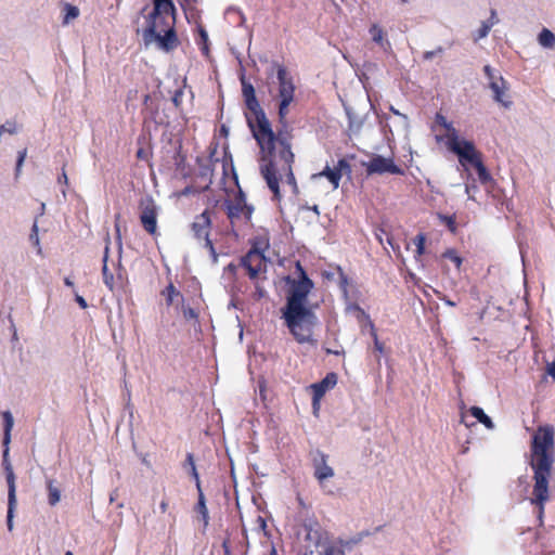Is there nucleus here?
<instances>
[{
  "label": "nucleus",
  "instance_id": "obj_54",
  "mask_svg": "<svg viewBox=\"0 0 555 555\" xmlns=\"http://www.w3.org/2000/svg\"><path fill=\"white\" fill-rule=\"evenodd\" d=\"M65 555H73V553L70 551H67Z\"/></svg>",
  "mask_w": 555,
  "mask_h": 555
},
{
  "label": "nucleus",
  "instance_id": "obj_34",
  "mask_svg": "<svg viewBox=\"0 0 555 555\" xmlns=\"http://www.w3.org/2000/svg\"><path fill=\"white\" fill-rule=\"evenodd\" d=\"M163 295L166 296V304L171 306L173 304V298L181 296V293L175 287L172 283H169V285L163 291Z\"/></svg>",
  "mask_w": 555,
  "mask_h": 555
},
{
  "label": "nucleus",
  "instance_id": "obj_11",
  "mask_svg": "<svg viewBox=\"0 0 555 555\" xmlns=\"http://www.w3.org/2000/svg\"><path fill=\"white\" fill-rule=\"evenodd\" d=\"M366 535H369L367 531L361 532L359 533L358 538L350 540H332L330 534L325 543L321 545V551L319 552V555H345L347 548H350L352 545L359 543L363 539V537Z\"/></svg>",
  "mask_w": 555,
  "mask_h": 555
},
{
  "label": "nucleus",
  "instance_id": "obj_2",
  "mask_svg": "<svg viewBox=\"0 0 555 555\" xmlns=\"http://www.w3.org/2000/svg\"><path fill=\"white\" fill-rule=\"evenodd\" d=\"M176 8L164 7L153 11L145 17V27L142 29V39L145 47L155 44L159 50L170 52L180 46L176 23Z\"/></svg>",
  "mask_w": 555,
  "mask_h": 555
},
{
  "label": "nucleus",
  "instance_id": "obj_51",
  "mask_svg": "<svg viewBox=\"0 0 555 555\" xmlns=\"http://www.w3.org/2000/svg\"><path fill=\"white\" fill-rule=\"evenodd\" d=\"M269 555H276V550L274 546L271 547Z\"/></svg>",
  "mask_w": 555,
  "mask_h": 555
},
{
  "label": "nucleus",
  "instance_id": "obj_50",
  "mask_svg": "<svg viewBox=\"0 0 555 555\" xmlns=\"http://www.w3.org/2000/svg\"><path fill=\"white\" fill-rule=\"evenodd\" d=\"M64 283L66 286H69V287L74 286V282L69 278H65Z\"/></svg>",
  "mask_w": 555,
  "mask_h": 555
},
{
  "label": "nucleus",
  "instance_id": "obj_25",
  "mask_svg": "<svg viewBox=\"0 0 555 555\" xmlns=\"http://www.w3.org/2000/svg\"><path fill=\"white\" fill-rule=\"evenodd\" d=\"M447 131V145L449 147V150H452L454 146L459 145L461 142L464 141V139H460L459 138V133H457V130L453 127V125L451 122H449L448 125H444L443 127Z\"/></svg>",
  "mask_w": 555,
  "mask_h": 555
},
{
  "label": "nucleus",
  "instance_id": "obj_43",
  "mask_svg": "<svg viewBox=\"0 0 555 555\" xmlns=\"http://www.w3.org/2000/svg\"><path fill=\"white\" fill-rule=\"evenodd\" d=\"M75 300L81 309H86L88 307V304L82 296L76 294Z\"/></svg>",
  "mask_w": 555,
  "mask_h": 555
},
{
  "label": "nucleus",
  "instance_id": "obj_17",
  "mask_svg": "<svg viewBox=\"0 0 555 555\" xmlns=\"http://www.w3.org/2000/svg\"><path fill=\"white\" fill-rule=\"evenodd\" d=\"M328 455L317 450L312 459L313 476L322 487L324 481L334 476V469L327 464Z\"/></svg>",
  "mask_w": 555,
  "mask_h": 555
},
{
  "label": "nucleus",
  "instance_id": "obj_19",
  "mask_svg": "<svg viewBox=\"0 0 555 555\" xmlns=\"http://www.w3.org/2000/svg\"><path fill=\"white\" fill-rule=\"evenodd\" d=\"M485 74L489 77L490 81V88L493 92L494 100L502 104L504 107H509L512 102L509 100L505 99V92L507 90V83L503 79V77L494 78L492 75V69L489 65H486L483 67Z\"/></svg>",
  "mask_w": 555,
  "mask_h": 555
},
{
  "label": "nucleus",
  "instance_id": "obj_26",
  "mask_svg": "<svg viewBox=\"0 0 555 555\" xmlns=\"http://www.w3.org/2000/svg\"><path fill=\"white\" fill-rule=\"evenodd\" d=\"M370 34L372 36V40L379 44L382 48L390 47L389 41L385 39L384 30L378 25H372L370 28Z\"/></svg>",
  "mask_w": 555,
  "mask_h": 555
},
{
  "label": "nucleus",
  "instance_id": "obj_47",
  "mask_svg": "<svg viewBox=\"0 0 555 555\" xmlns=\"http://www.w3.org/2000/svg\"><path fill=\"white\" fill-rule=\"evenodd\" d=\"M59 182H64L65 184H67V182H68V178H67V175L64 169H63L62 175L59 177Z\"/></svg>",
  "mask_w": 555,
  "mask_h": 555
},
{
  "label": "nucleus",
  "instance_id": "obj_46",
  "mask_svg": "<svg viewBox=\"0 0 555 555\" xmlns=\"http://www.w3.org/2000/svg\"><path fill=\"white\" fill-rule=\"evenodd\" d=\"M168 506H169L168 500L164 499L159 504V508H160L162 513H166L168 511Z\"/></svg>",
  "mask_w": 555,
  "mask_h": 555
},
{
  "label": "nucleus",
  "instance_id": "obj_29",
  "mask_svg": "<svg viewBox=\"0 0 555 555\" xmlns=\"http://www.w3.org/2000/svg\"><path fill=\"white\" fill-rule=\"evenodd\" d=\"M441 258L450 260L452 263H454L457 271L461 270V267L463 264V258L459 255L456 249H454V248L446 249L442 253Z\"/></svg>",
  "mask_w": 555,
  "mask_h": 555
},
{
  "label": "nucleus",
  "instance_id": "obj_30",
  "mask_svg": "<svg viewBox=\"0 0 555 555\" xmlns=\"http://www.w3.org/2000/svg\"><path fill=\"white\" fill-rule=\"evenodd\" d=\"M48 489V502L51 506L56 505L61 499V492L57 487L54 486L53 480H49L47 483Z\"/></svg>",
  "mask_w": 555,
  "mask_h": 555
},
{
  "label": "nucleus",
  "instance_id": "obj_6",
  "mask_svg": "<svg viewBox=\"0 0 555 555\" xmlns=\"http://www.w3.org/2000/svg\"><path fill=\"white\" fill-rule=\"evenodd\" d=\"M2 418H3V455H2V465L5 470V479L8 483V491H16L15 486V475L12 468V465L9 460V444L11 442V431L14 425V420L10 411L2 412Z\"/></svg>",
  "mask_w": 555,
  "mask_h": 555
},
{
  "label": "nucleus",
  "instance_id": "obj_24",
  "mask_svg": "<svg viewBox=\"0 0 555 555\" xmlns=\"http://www.w3.org/2000/svg\"><path fill=\"white\" fill-rule=\"evenodd\" d=\"M16 508V491H8V515L7 525L9 531L13 530V517Z\"/></svg>",
  "mask_w": 555,
  "mask_h": 555
},
{
  "label": "nucleus",
  "instance_id": "obj_35",
  "mask_svg": "<svg viewBox=\"0 0 555 555\" xmlns=\"http://www.w3.org/2000/svg\"><path fill=\"white\" fill-rule=\"evenodd\" d=\"M416 246V257H421L425 254V244H426V235L424 233H418L413 240Z\"/></svg>",
  "mask_w": 555,
  "mask_h": 555
},
{
  "label": "nucleus",
  "instance_id": "obj_8",
  "mask_svg": "<svg viewBox=\"0 0 555 555\" xmlns=\"http://www.w3.org/2000/svg\"><path fill=\"white\" fill-rule=\"evenodd\" d=\"M139 209H140V222L142 224V228L153 236L158 235L157 232V216H158V208L151 196H146L144 198H141L139 202Z\"/></svg>",
  "mask_w": 555,
  "mask_h": 555
},
{
  "label": "nucleus",
  "instance_id": "obj_27",
  "mask_svg": "<svg viewBox=\"0 0 555 555\" xmlns=\"http://www.w3.org/2000/svg\"><path fill=\"white\" fill-rule=\"evenodd\" d=\"M470 414L483 424L487 428L492 429L494 427L492 420L485 413L479 406H472Z\"/></svg>",
  "mask_w": 555,
  "mask_h": 555
},
{
  "label": "nucleus",
  "instance_id": "obj_31",
  "mask_svg": "<svg viewBox=\"0 0 555 555\" xmlns=\"http://www.w3.org/2000/svg\"><path fill=\"white\" fill-rule=\"evenodd\" d=\"M474 168L477 171L478 179H479L481 184L486 185V184H488V183L493 181L490 172L488 171L487 167L483 164V160L478 163Z\"/></svg>",
  "mask_w": 555,
  "mask_h": 555
},
{
  "label": "nucleus",
  "instance_id": "obj_49",
  "mask_svg": "<svg viewBox=\"0 0 555 555\" xmlns=\"http://www.w3.org/2000/svg\"><path fill=\"white\" fill-rule=\"evenodd\" d=\"M492 21H495V24L498 23L496 12L495 10H491V16L490 20L487 23H491Z\"/></svg>",
  "mask_w": 555,
  "mask_h": 555
},
{
  "label": "nucleus",
  "instance_id": "obj_32",
  "mask_svg": "<svg viewBox=\"0 0 555 555\" xmlns=\"http://www.w3.org/2000/svg\"><path fill=\"white\" fill-rule=\"evenodd\" d=\"M196 42H197L202 53L204 55H208V53H209L208 34L203 27L198 28V38L196 39Z\"/></svg>",
  "mask_w": 555,
  "mask_h": 555
},
{
  "label": "nucleus",
  "instance_id": "obj_7",
  "mask_svg": "<svg viewBox=\"0 0 555 555\" xmlns=\"http://www.w3.org/2000/svg\"><path fill=\"white\" fill-rule=\"evenodd\" d=\"M225 210L228 219L234 224L240 219L250 221L254 207L247 204L245 193L238 189L233 198L225 202Z\"/></svg>",
  "mask_w": 555,
  "mask_h": 555
},
{
  "label": "nucleus",
  "instance_id": "obj_55",
  "mask_svg": "<svg viewBox=\"0 0 555 555\" xmlns=\"http://www.w3.org/2000/svg\"><path fill=\"white\" fill-rule=\"evenodd\" d=\"M403 2H406L408 0H402Z\"/></svg>",
  "mask_w": 555,
  "mask_h": 555
},
{
  "label": "nucleus",
  "instance_id": "obj_14",
  "mask_svg": "<svg viewBox=\"0 0 555 555\" xmlns=\"http://www.w3.org/2000/svg\"><path fill=\"white\" fill-rule=\"evenodd\" d=\"M305 530V541L308 543L306 551H310V546L320 548L325 543L330 533L322 529L318 520H309L302 524Z\"/></svg>",
  "mask_w": 555,
  "mask_h": 555
},
{
  "label": "nucleus",
  "instance_id": "obj_52",
  "mask_svg": "<svg viewBox=\"0 0 555 555\" xmlns=\"http://www.w3.org/2000/svg\"><path fill=\"white\" fill-rule=\"evenodd\" d=\"M448 306H451V307H454L455 306V302L451 301V300H446L444 301Z\"/></svg>",
  "mask_w": 555,
  "mask_h": 555
},
{
  "label": "nucleus",
  "instance_id": "obj_15",
  "mask_svg": "<svg viewBox=\"0 0 555 555\" xmlns=\"http://www.w3.org/2000/svg\"><path fill=\"white\" fill-rule=\"evenodd\" d=\"M532 498L530 499L531 504L538 507V517L542 520L544 515L545 503L550 499L548 482L550 479L533 478Z\"/></svg>",
  "mask_w": 555,
  "mask_h": 555
},
{
  "label": "nucleus",
  "instance_id": "obj_41",
  "mask_svg": "<svg viewBox=\"0 0 555 555\" xmlns=\"http://www.w3.org/2000/svg\"><path fill=\"white\" fill-rule=\"evenodd\" d=\"M156 10H160L164 7L172 8L173 2L171 0H153Z\"/></svg>",
  "mask_w": 555,
  "mask_h": 555
},
{
  "label": "nucleus",
  "instance_id": "obj_45",
  "mask_svg": "<svg viewBox=\"0 0 555 555\" xmlns=\"http://www.w3.org/2000/svg\"><path fill=\"white\" fill-rule=\"evenodd\" d=\"M120 217H121L120 214H116V216H115V230H116L118 237H120V228H119Z\"/></svg>",
  "mask_w": 555,
  "mask_h": 555
},
{
  "label": "nucleus",
  "instance_id": "obj_38",
  "mask_svg": "<svg viewBox=\"0 0 555 555\" xmlns=\"http://www.w3.org/2000/svg\"><path fill=\"white\" fill-rule=\"evenodd\" d=\"M494 24H495V21H492L491 23L483 22L481 24L480 28L478 29V36H477L476 40L487 37L491 30V27Z\"/></svg>",
  "mask_w": 555,
  "mask_h": 555
},
{
  "label": "nucleus",
  "instance_id": "obj_28",
  "mask_svg": "<svg viewBox=\"0 0 555 555\" xmlns=\"http://www.w3.org/2000/svg\"><path fill=\"white\" fill-rule=\"evenodd\" d=\"M539 43L544 47L552 49L555 46V35L547 28H543L538 37Z\"/></svg>",
  "mask_w": 555,
  "mask_h": 555
},
{
  "label": "nucleus",
  "instance_id": "obj_36",
  "mask_svg": "<svg viewBox=\"0 0 555 555\" xmlns=\"http://www.w3.org/2000/svg\"><path fill=\"white\" fill-rule=\"evenodd\" d=\"M182 314L186 321L193 320L197 322L199 318V313L196 309L185 305H182Z\"/></svg>",
  "mask_w": 555,
  "mask_h": 555
},
{
  "label": "nucleus",
  "instance_id": "obj_53",
  "mask_svg": "<svg viewBox=\"0 0 555 555\" xmlns=\"http://www.w3.org/2000/svg\"><path fill=\"white\" fill-rule=\"evenodd\" d=\"M313 554V551H306L305 552V555H312Z\"/></svg>",
  "mask_w": 555,
  "mask_h": 555
},
{
  "label": "nucleus",
  "instance_id": "obj_5",
  "mask_svg": "<svg viewBox=\"0 0 555 555\" xmlns=\"http://www.w3.org/2000/svg\"><path fill=\"white\" fill-rule=\"evenodd\" d=\"M296 278L286 276L285 282L288 285L286 302L282 309L307 308L308 296L314 287L313 281L308 276L300 261L295 263Z\"/></svg>",
  "mask_w": 555,
  "mask_h": 555
},
{
  "label": "nucleus",
  "instance_id": "obj_39",
  "mask_svg": "<svg viewBox=\"0 0 555 555\" xmlns=\"http://www.w3.org/2000/svg\"><path fill=\"white\" fill-rule=\"evenodd\" d=\"M27 156V149H23L18 152L17 160H16V168H15V176L18 177L22 170V166L25 162V158Z\"/></svg>",
  "mask_w": 555,
  "mask_h": 555
},
{
  "label": "nucleus",
  "instance_id": "obj_18",
  "mask_svg": "<svg viewBox=\"0 0 555 555\" xmlns=\"http://www.w3.org/2000/svg\"><path fill=\"white\" fill-rule=\"evenodd\" d=\"M366 171L369 175L372 173H391V175H404V170L397 166L391 158H386L380 155L373 157L366 165Z\"/></svg>",
  "mask_w": 555,
  "mask_h": 555
},
{
  "label": "nucleus",
  "instance_id": "obj_3",
  "mask_svg": "<svg viewBox=\"0 0 555 555\" xmlns=\"http://www.w3.org/2000/svg\"><path fill=\"white\" fill-rule=\"evenodd\" d=\"M529 465L533 478L551 479L555 462V429L552 425H541L532 436Z\"/></svg>",
  "mask_w": 555,
  "mask_h": 555
},
{
  "label": "nucleus",
  "instance_id": "obj_9",
  "mask_svg": "<svg viewBox=\"0 0 555 555\" xmlns=\"http://www.w3.org/2000/svg\"><path fill=\"white\" fill-rule=\"evenodd\" d=\"M191 228L194 236L197 240H204L205 247L211 253L214 257H216L214 244L209 238V233L211 229V219L209 211L205 210L201 215L196 216Z\"/></svg>",
  "mask_w": 555,
  "mask_h": 555
},
{
  "label": "nucleus",
  "instance_id": "obj_10",
  "mask_svg": "<svg viewBox=\"0 0 555 555\" xmlns=\"http://www.w3.org/2000/svg\"><path fill=\"white\" fill-rule=\"evenodd\" d=\"M266 257L257 245L242 258L241 266L246 269L248 276L254 280L266 267Z\"/></svg>",
  "mask_w": 555,
  "mask_h": 555
},
{
  "label": "nucleus",
  "instance_id": "obj_22",
  "mask_svg": "<svg viewBox=\"0 0 555 555\" xmlns=\"http://www.w3.org/2000/svg\"><path fill=\"white\" fill-rule=\"evenodd\" d=\"M183 468L189 472L191 477L195 481L196 489H199L202 487L199 475L196 469L195 460L193 453H188L185 456V461L183 462Z\"/></svg>",
  "mask_w": 555,
  "mask_h": 555
},
{
  "label": "nucleus",
  "instance_id": "obj_21",
  "mask_svg": "<svg viewBox=\"0 0 555 555\" xmlns=\"http://www.w3.org/2000/svg\"><path fill=\"white\" fill-rule=\"evenodd\" d=\"M354 310H357L361 315L365 317L369 320L370 333L374 340V348L377 352H384V344L378 339L377 331L375 328L374 323L370 320V317L365 313V311L359 307L358 305L353 306Z\"/></svg>",
  "mask_w": 555,
  "mask_h": 555
},
{
  "label": "nucleus",
  "instance_id": "obj_23",
  "mask_svg": "<svg viewBox=\"0 0 555 555\" xmlns=\"http://www.w3.org/2000/svg\"><path fill=\"white\" fill-rule=\"evenodd\" d=\"M108 253L109 247L108 245L105 246L104 256H103V267H102V274H103V282L108 287L109 291L114 289V275L108 271L107 268V259H108Z\"/></svg>",
  "mask_w": 555,
  "mask_h": 555
},
{
  "label": "nucleus",
  "instance_id": "obj_48",
  "mask_svg": "<svg viewBox=\"0 0 555 555\" xmlns=\"http://www.w3.org/2000/svg\"><path fill=\"white\" fill-rule=\"evenodd\" d=\"M222 547L224 550L225 555H230L231 551H230V545H229V541L228 540L223 541Z\"/></svg>",
  "mask_w": 555,
  "mask_h": 555
},
{
  "label": "nucleus",
  "instance_id": "obj_37",
  "mask_svg": "<svg viewBox=\"0 0 555 555\" xmlns=\"http://www.w3.org/2000/svg\"><path fill=\"white\" fill-rule=\"evenodd\" d=\"M439 219L448 227V229L452 233L456 232L457 228H456V221H455L454 216L439 215Z\"/></svg>",
  "mask_w": 555,
  "mask_h": 555
},
{
  "label": "nucleus",
  "instance_id": "obj_33",
  "mask_svg": "<svg viewBox=\"0 0 555 555\" xmlns=\"http://www.w3.org/2000/svg\"><path fill=\"white\" fill-rule=\"evenodd\" d=\"M64 12H65V14H64V18H63V24H68L70 21L77 18L79 15V9L69 3H65Z\"/></svg>",
  "mask_w": 555,
  "mask_h": 555
},
{
  "label": "nucleus",
  "instance_id": "obj_1",
  "mask_svg": "<svg viewBox=\"0 0 555 555\" xmlns=\"http://www.w3.org/2000/svg\"><path fill=\"white\" fill-rule=\"evenodd\" d=\"M276 77L280 98L279 119L282 124L276 133L259 105L254 87L243 82L242 91L246 106L250 111V114L246 115L247 124L260 149V173L273 193V199L280 201V183L289 185L294 193H297L298 186L293 172V131L286 124L288 107L295 98V85L283 65H278Z\"/></svg>",
  "mask_w": 555,
  "mask_h": 555
},
{
  "label": "nucleus",
  "instance_id": "obj_40",
  "mask_svg": "<svg viewBox=\"0 0 555 555\" xmlns=\"http://www.w3.org/2000/svg\"><path fill=\"white\" fill-rule=\"evenodd\" d=\"M443 53V48L442 47H438L436 50L434 51H426L424 54H423V59L424 60H431L433 57H435L436 55L438 54H442Z\"/></svg>",
  "mask_w": 555,
  "mask_h": 555
},
{
  "label": "nucleus",
  "instance_id": "obj_13",
  "mask_svg": "<svg viewBox=\"0 0 555 555\" xmlns=\"http://www.w3.org/2000/svg\"><path fill=\"white\" fill-rule=\"evenodd\" d=\"M450 151L459 156V162L463 167L467 165L475 167L482 160V154L477 151L472 141L464 140Z\"/></svg>",
  "mask_w": 555,
  "mask_h": 555
},
{
  "label": "nucleus",
  "instance_id": "obj_16",
  "mask_svg": "<svg viewBox=\"0 0 555 555\" xmlns=\"http://www.w3.org/2000/svg\"><path fill=\"white\" fill-rule=\"evenodd\" d=\"M337 384V374L334 372L327 373L326 376L319 383L310 385L312 391V408L314 414L320 409V401L327 390L334 388Z\"/></svg>",
  "mask_w": 555,
  "mask_h": 555
},
{
  "label": "nucleus",
  "instance_id": "obj_20",
  "mask_svg": "<svg viewBox=\"0 0 555 555\" xmlns=\"http://www.w3.org/2000/svg\"><path fill=\"white\" fill-rule=\"evenodd\" d=\"M197 492H198V499H197V503L194 506V511L201 515L203 526H204V528H207V526L209 524V513H208V508L206 506V500H205V495L202 490V487H199V489H197Z\"/></svg>",
  "mask_w": 555,
  "mask_h": 555
},
{
  "label": "nucleus",
  "instance_id": "obj_4",
  "mask_svg": "<svg viewBox=\"0 0 555 555\" xmlns=\"http://www.w3.org/2000/svg\"><path fill=\"white\" fill-rule=\"evenodd\" d=\"M282 319L293 338L298 344L315 345L314 327L319 323V319L314 311L310 308L281 309Z\"/></svg>",
  "mask_w": 555,
  "mask_h": 555
},
{
  "label": "nucleus",
  "instance_id": "obj_12",
  "mask_svg": "<svg viewBox=\"0 0 555 555\" xmlns=\"http://www.w3.org/2000/svg\"><path fill=\"white\" fill-rule=\"evenodd\" d=\"M351 166L346 158L338 159L337 164L332 168L328 165L324 169L313 175V178H326L334 190L338 189L343 175H350Z\"/></svg>",
  "mask_w": 555,
  "mask_h": 555
},
{
  "label": "nucleus",
  "instance_id": "obj_44",
  "mask_svg": "<svg viewBox=\"0 0 555 555\" xmlns=\"http://www.w3.org/2000/svg\"><path fill=\"white\" fill-rule=\"evenodd\" d=\"M547 373L553 379H555V360L548 364Z\"/></svg>",
  "mask_w": 555,
  "mask_h": 555
},
{
  "label": "nucleus",
  "instance_id": "obj_42",
  "mask_svg": "<svg viewBox=\"0 0 555 555\" xmlns=\"http://www.w3.org/2000/svg\"><path fill=\"white\" fill-rule=\"evenodd\" d=\"M435 121H436L437 125H439L441 127H444V125L449 124L447 118L442 114H440V113L436 114Z\"/></svg>",
  "mask_w": 555,
  "mask_h": 555
}]
</instances>
